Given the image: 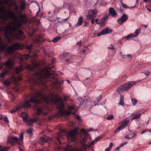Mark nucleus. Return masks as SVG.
Here are the masks:
<instances>
[{"label": "nucleus", "mask_w": 151, "mask_h": 151, "mask_svg": "<svg viewBox=\"0 0 151 151\" xmlns=\"http://www.w3.org/2000/svg\"><path fill=\"white\" fill-rule=\"evenodd\" d=\"M87 130L88 131V132H89L90 131H94V129L92 128H90L87 129Z\"/></svg>", "instance_id": "obj_62"}, {"label": "nucleus", "mask_w": 151, "mask_h": 151, "mask_svg": "<svg viewBox=\"0 0 151 151\" xmlns=\"http://www.w3.org/2000/svg\"><path fill=\"white\" fill-rule=\"evenodd\" d=\"M121 147H120V145L119 146L116 147L114 150V151H119Z\"/></svg>", "instance_id": "obj_53"}, {"label": "nucleus", "mask_w": 151, "mask_h": 151, "mask_svg": "<svg viewBox=\"0 0 151 151\" xmlns=\"http://www.w3.org/2000/svg\"><path fill=\"white\" fill-rule=\"evenodd\" d=\"M8 13L12 16H15V13L10 10L8 11Z\"/></svg>", "instance_id": "obj_40"}, {"label": "nucleus", "mask_w": 151, "mask_h": 151, "mask_svg": "<svg viewBox=\"0 0 151 151\" xmlns=\"http://www.w3.org/2000/svg\"><path fill=\"white\" fill-rule=\"evenodd\" d=\"M128 18V16L125 14H123V15L117 19V22L119 24L122 25L127 19Z\"/></svg>", "instance_id": "obj_11"}, {"label": "nucleus", "mask_w": 151, "mask_h": 151, "mask_svg": "<svg viewBox=\"0 0 151 151\" xmlns=\"http://www.w3.org/2000/svg\"><path fill=\"white\" fill-rule=\"evenodd\" d=\"M54 68V66L51 67L45 66L43 69L40 70L36 73L33 78L34 83L38 84L40 82H42V79L52 76L50 73V70Z\"/></svg>", "instance_id": "obj_3"}, {"label": "nucleus", "mask_w": 151, "mask_h": 151, "mask_svg": "<svg viewBox=\"0 0 151 151\" xmlns=\"http://www.w3.org/2000/svg\"><path fill=\"white\" fill-rule=\"evenodd\" d=\"M122 58L123 59H128L132 57V55L130 54H128L127 55H124L122 56Z\"/></svg>", "instance_id": "obj_31"}, {"label": "nucleus", "mask_w": 151, "mask_h": 151, "mask_svg": "<svg viewBox=\"0 0 151 151\" xmlns=\"http://www.w3.org/2000/svg\"><path fill=\"white\" fill-rule=\"evenodd\" d=\"M122 129L119 127H118L116 128L114 131V132L115 134H116L119 132Z\"/></svg>", "instance_id": "obj_37"}, {"label": "nucleus", "mask_w": 151, "mask_h": 151, "mask_svg": "<svg viewBox=\"0 0 151 151\" xmlns=\"http://www.w3.org/2000/svg\"><path fill=\"white\" fill-rule=\"evenodd\" d=\"M73 151H84V150L81 147H77L73 150Z\"/></svg>", "instance_id": "obj_35"}, {"label": "nucleus", "mask_w": 151, "mask_h": 151, "mask_svg": "<svg viewBox=\"0 0 151 151\" xmlns=\"http://www.w3.org/2000/svg\"><path fill=\"white\" fill-rule=\"evenodd\" d=\"M118 104L123 106H124V97L123 96H120V101L119 103H118Z\"/></svg>", "instance_id": "obj_26"}, {"label": "nucleus", "mask_w": 151, "mask_h": 151, "mask_svg": "<svg viewBox=\"0 0 151 151\" xmlns=\"http://www.w3.org/2000/svg\"><path fill=\"white\" fill-rule=\"evenodd\" d=\"M112 32L111 30L108 27H106L102 30L100 33H98L97 36V37H98L99 36L105 35L109 33H111Z\"/></svg>", "instance_id": "obj_14"}, {"label": "nucleus", "mask_w": 151, "mask_h": 151, "mask_svg": "<svg viewBox=\"0 0 151 151\" xmlns=\"http://www.w3.org/2000/svg\"><path fill=\"white\" fill-rule=\"evenodd\" d=\"M102 137L101 136L98 137L96 138L93 141L91 142L89 145L88 146L86 145H85V146L86 147H90L93 146L94 144L96 142H97L99 140L101 139Z\"/></svg>", "instance_id": "obj_15"}, {"label": "nucleus", "mask_w": 151, "mask_h": 151, "mask_svg": "<svg viewBox=\"0 0 151 151\" xmlns=\"http://www.w3.org/2000/svg\"><path fill=\"white\" fill-rule=\"evenodd\" d=\"M63 58H65V60L67 62H69L70 60L71 59L72 57L69 53H64L63 55Z\"/></svg>", "instance_id": "obj_16"}, {"label": "nucleus", "mask_w": 151, "mask_h": 151, "mask_svg": "<svg viewBox=\"0 0 151 151\" xmlns=\"http://www.w3.org/2000/svg\"><path fill=\"white\" fill-rule=\"evenodd\" d=\"M7 43H5L0 38V53L5 50L7 54H10L14 52V51L21 48L20 45L19 43L13 44L11 46H9L6 49L5 48L7 45Z\"/></svg>", "instance_id": "obj_4"}, {"label": "nucleus", "mask_w": 151, "mask_h": 151, "mask_svg": "<svg viewBox=\"0 0 151 151\" xmlns=\"http://www.w3.org/2000/svg\"><path fill=\"white\" fill-rule=\"evenodd\" d=\"M81 132L83 133L84 134H86L87 133V132L85 131L84 129H82L81 130Z\"/></svg>", "instance_id": "obj_45"}, {"label": "nucleus", "mask_w": 151, "mask_h": 151, "mask_svg": "<svg viewBox=\"0 0 151 151\" xmlns=\"http://www.w3.org/2000/svg\"><path fill=\"white\" fill-rule=\"evenodd\" d=\"M101 4L103 6H105L107 5V3L106 2H103L101 3Z\"/></svg>", "instance_id": "obj_52"}, {"label": "nucleus", "mask_w": 151, "mask_h": 151, "mask_svg": "<svg viewBox=\"0 0 151 151\" xmlns=\"http://www.w3.org/2000/svg\"><path fill=\"white\" fill-rule=\"evenodd\" d=\"M22 69V66H17L15 69V72L17 73H20Z\"/></svg>", "instance_id": "obj_27"}, {"label": "nucleus", "mask_w": 151, "mask_h": 151, "mask_svg": "<svg viewBox=\"0 0 151 151\" xmlns=\"http://www.w3.org/2000/svg\"><path fill=\"white\" fill-rule=\"evenodd\" d=\"M78 134L77 129L72 130L68 132L67 137L68 140H70L71 142H73L76 140V135Z\"/></svg>", "instance_id": "obj_7"}, {"label": "nucleus", "mask_w": 151, "mask_h": 151, "mask_svg": "<svg viewBox=\"0 0 151 151\" xmlns=\"http://www.w3.org/2000/svg\"><path fill=\"white\" fill-rule=\"evenodd\" d=\"M87 140L86 137L82 138L81 141V144L83 146L84 145V144L86 142Z\"/></svg>", "instance_id": "obj_33"}, {"label": "nucleus", "mask_w": 151, "mask_h": 151, "mask_svg": "<svg viewBox=\"0 0 151 151\" xmlns=\"http://www.w3.org/2000/svg\"><path fill=\"white\" fill-rule=\"evenodd\" d=\"M32 45H29L27 46V47L29 49H31L32 47Z\"/></svg>", "instance_id": "obj_63"}, {"label": "nucleus", "mask_w": 151, "mask_h": 151, "mask_svg": "<svg viewBox=\"0 0 151 151\" xmlns=\"http://www.w3.org/2000/svg\"><path fill=\"white\" fill-rule=\"evenodd\" d=\"M135 38L134 35L133 33H130V34L128 35L126 37H124V38H123L122 39H127L128 40H129V39L132 38Z\"/></svg>", "instance_id": "obj_25"}, {"label": "nucleus", "mask_w": 151, "mask_h": 151, "mask_svg": "<svg viewBox=\"0 0 151 151\" xmlns=\"http://www.w3.org/2000/svg\"><path fill=\"white\" fill-rule=\"evenodd\" d=\"M77 99L78 101H79V102H80V104L81 105H82L83 104L84 102L85 101H86L87 102H89L90 101V99L89 98L86 99V100H85L82 99L81 97H79Z\"/></svg>", "instance_id": "obj_21"}, {"label": "nucleus", "mask_w": 151, "mask_h": 151, "mask_svg": "<svg viewBox=\"0 0 151 151\" xmlns=\"http://www.w3.org/2000/svg\"><path fill=\"white\" fill-rule=\"evenodd\" d=\"M69 27L68 29V30H71L72 29V26L70 23H69Z\"/></svg>", "instance_id": "obj_60"}, {"label": "nucleus", "mask_w": 151, "mask_h": 151, "mask_svg": "<svg viewBox=\"0 0 151 151\" xmlns=\"http://www.w3.org/2000/svg\"><path fill=\"white\" fill-rule=\"evenodd\" d=\"M83 18L82 17H80L78 19V22L76 25V26L78 27L81 25L83 23Z\"/></svg>", "instance_id": "obj_22"}, {"label": "nucleus", "mask_w": 151, "mask_h": 151, "mask_svg": "<svg viewBox=\"0 0 151 151\" xmlns=\"http://www.w3.org/2000/svg\"><path fill=\"white\" fill-rule=\"evenodd\" d=\"M27 133L29 134H32V129H28L27 131Z\"/></svg>", "instance_id": "obj_48"}, {"label": "nucleus", "mask_w": 151, "mask_h": 151, "mask_svg": "<svg viewBox=\"0 0 151 151\" xmlns=\"http://www.w3.org/2000/svg\"><path fill=\"white\" fill-rule=\"evenodd\" d=\"M97 14L96 10H90L88 12V14L87 16V18L88 19H91L92 18L95 17Z\"/></svg>", "instance_id": "obj_9"}, {"label": "nucleus", "mask_w": 151, "mask_h": 151, "mask_svg": "<svg viewBox=\"0 0 151 151\" xmlns=\"http://www.w3.org/2000/svg\"><path fill=\"white\" fill-rule=\"evenodd\" d=\"M23 120L29 126L32 125V124L36 121V119H31L24 117L22 118Z\"/></svg>", "instance_id": "obj_12"}, {"label": "nucleus", "mask_w": 151, "mask_h": 151, "mask_svg": "<svg viewBox=\"0 0 151 151\" xmlns=\"http://www.w3.org/2000/svg\"><path fill=\"white\" fill-rule=\"evenodd\" d=\"M127 143V142H124L120 145V147H122L124 145H126Z\"/></svg>", "instance_id": "obj_47"}, {"label": "nucleus", "mask_w": 151, "mask_h": 151, "mask_svg": "<svg viewBox=\"0 0 151 151\" xmlns=\"http://www.w3.org/2000/svg\"><path fill=\"white\" fill-rule=\"evenodd\" d=\"M113 146V143L112 142H110V144H109V145L108 148H109V149H111V148H112V147Z\"/></svg>", "instance_id": "obj_57"}, {"label": "nucleus", "mask_w": 151, "mask_h": 151, "mask_svg": "<svg viewBox=\"0 0 151 151\" xmlns=\"http://www.w3.org/2000/svg\"><path fill=\"white\" fill-rule=\"evenodd\" d=\"M14 4H15L14 5V9L17 12L18 11V7L17 5V4L15 3H14Z\"/></svg>", "instance_id": "obj_50"}, {"label": "nucleus", "mask_w": 151, "mask_h": 151, "mask_svg": "<svg viewBox=\"0 0 151 151\" xmlns=\"http://www.w3.org/2000/svg\"><path fill=\"white\" fill-rule=\"evenodd\" d=\"M122 7L124 8H130V7L129 6H128L127 4H122Z\"/></svg>", "instance_id": "obj_44"}, {"label": "nucleus", "mask_w": 151, "mask_h": 151, "mask_svg": "<svg viewBox=\"0 0 151 151\" xmlns=\"http://www.w3.org/2000/svg\"><path fill=\"white\" fill-rule=\"evenodd\" d=\"M10 148L8 147H3L1 146V151H8L9 150Z\"/></svg>", "instance_id": "obj_28"}, {"label": "nucleus", "mask_w": 151, "mask_h": 151, "mask_svg": "<svg viewBox=\"0 0 151 151\" xmlns=\"http://www.w3.org/2000/svg\"><path fill=\"white\" fill-rule=\"evenodd\" d=\"M27 68H28V69H29L31 70H32V69H33L34 68V67H31V66L29 65H27Z\"/></svg>", "instance_id": "obj_54"}, {"label": "nucleus", "mask_w": 151, "mask_h": 151, "mask_svg": "<svg viewBox=\"0 0 151 151\" xmlns=\"http://www.w3.org/2000/svg\"><path fill=\"white\" fill-rule=\"evenodd\" d=\"M108 48L111 50H114L115 49L114 47L112 45H111V47H109Z\"/></svg>", "instance_id": "obj_58"}, {"label": "nucleus", "mask_w": 151, "mask_h": 151, "mask_svg": "<svg viewBox=\"0 0 151 151\" xmlns=\"http://www.w3.org/2000/svg\"><path fill=\"white\" fill-rule=\"evenodd\" d=\"M144 73L145 75V76L147 77L149 76L150 75V72L149 71L145 72H144Z\"/></svg>", "instance_id": "obj_51"}, {"label": "nucleus", "mask_w": 151, "mask_h": 151, "mask_svg": "<svg viewBox=\"0 0 151 151\" xmlns=\"http://www.w3.org/2000/svg\"><path fill=\"white\" fill-rule=\"evenodd\" d=\"M88 80L89 81V82H90L91 81H90V79L89 78H87L86 80H84L83 83L85 85H86L87 84V80Z\"/></svg>", "instance_id": "obj_46"}, {"label": "nucleus", "mask_w": 151, "mask_h": 151, "mask_svg": "<svg viewBox=\"0 0 151 151\" xmlns=\"http://www.w3.org/2000/svg\"><path fill=\"white\" fill-rule=\"evenodd\" d=\"M98 20H99V19L98 18L96 19V20H95L96 23L99 24H101L100 22H98Z\"/></svg>", "instance_id": "obj_61"}, {"label": "nucleus", "mask_w": 151, "mask_h": 151, "mask_svg": "<svg viewBox=\"0 0 151 151\" xmlns=\"http://www.w3.org/2000/svg\"><path fill=\"white\" fill-rule=\"evenodd\" d=\"M13 60L11 58L8 60L6 62L4 63H1L0 65V70L2 69L4 67L6 68H11L12 66Z\"/></svg>", "instance_id": "obj_8"}, {"label": "nucleus", "mask_w": 151, "mask_h": 151, "mask_svg": "<svg viewBox=\"0 0 151 151\" xmlns=\"http://www.w3.org/2000/svg\"><path fill=\"white\" fill-rule=\"evenodd\" d=\"M129 122V120L125 119L122 122L121 124L119 126L122 129L125 128Z\"/></svg>", "instance_id": "obj_18"}, {"label": "nucleus", "mask_w": 151, "mask_h": 151, "mask_svg": "<svg viewBox=\"0 0 151 151\" xmlns=\"http://www.w3.org/2000/svg\"><path fill=\"white\" fill-rule=\"evenodd\" d=\"M51 138L48 136H46L45 137H41L40 138L39 143L41 145H43L45 143L51 141Z\"/></svg>", "instance_id": "obj_10"}, {"label": "nucleus", "mask_w": 151, "mask_h": 151, "mask_svg": "<svg viewBox=\"0 0 151 151\" xmlns=\"http://www.w3.org/2000/svg\"><path fill=\"white\" fill-rule=\"evenodd\" d=\"M137 82L135 81H129L120 86L118 88V92L120 93L125 91L128 90L131 87L136 84Z\"/></svg>", "instance_id": "obj_6"}, {"label": "nucleus", "mask_w": 151, "mask_h": 151, "mask_svg": "<svg viewBox=\"0 0 151 151\" xmlns=\"http://www.w3.org/2000/svg\"><path fill=\"white\" fill-rule=\"evenodd\" d=\"M77 44L79 45V46H81L82 44V42L81 41H80L79 42L77 43Z\"/></svg>", "instance_id": "obj_59"}, {"label": "nucleus", "mask_w": 151, "mask_h": 151, "mask_svg": "<svg viewBox=\"0 0 151 151\" xmlns=\"http://www.w3.org/2000/svg\"><path fill=\"white\" fill-rule=\"evenodd\" d=\"M7 73V71L6 70H3L0 74V77L3 78L5 75Z\"/></svg>", "instance_id": "obj_29"}, {"label": "nucleus", "mask_w": 151, "mask_h": 151, "mask_svg": "<svg viewBox=\"0 0 151 151\" xmlns=\"http://www.w3.org/2000/svg\"><path fill=\"white\" fill-rule=\"evenodd\" d=\"M57 95L54 93L50 94L49 96L45 95L43 93V90L41 89L35 92L31 96L30 100L27 101L24 104L18 106H16L10 111V113H13L17 110L22 108V107L28 108L31 106V103L36 104L40 102L41 100L45 101L47 103H53L55 104L59 105L61 108H63V101L62 99L58 97Z\"/></svg>", "instance_id": "obj_1"}, {"label": "nucleus", "mask_w": 151, "mask_h": 151, "mask_svg": "<svg viewBox=\"0 0 151 151\" xmlns=\"http://www.w3.org/2000/svg\"><path fill=\"white\" fill-rule=\"evenodd\" d=\"M23 133H21L19 136V138L17 137H12V136H8L7 138V143L10 144L11 145H15L17 144L20 145L23 141Z\"/></svg>", "instance_id": "obj_5"}, {"label": "nucleus", "mask_w": 151, "mask_h": 151, "mask_svg": "<svg viewBox=\"0 0 151 151\" xmlns=\"http://www.w3.org/2000/svg\"><path fill=\"white\" fill-rule=\"evenodd\" d=\"M31 51L30 50L29 52V54L28 55H21L19 54H17L15 56V57L19 59L21 61L25 60H27L29 58L30 56V53Z\"/></svg>", "instance_id": "obj_13"}, {"label": "nucleus", "mask_w": 151, "mask_h": 151, "mask_svg": "<svg viewBox=\"0 0 151 151\" xmlns=\"http://www.w3.org/2000/svg\"><path fill=\"white\" fill-rule=\"evenodd\" d=\"M21 4L26 5V2L25 0H22L21 1Z\"/></svg>", "instance_id": "obj_55"}, {"label": "nucleus", "mask_w": 151, "mask_h": 151, "mask_svg": "<svg viewBox=\"0 0 151 151\" xmlns=\"http://www.w3.org/2000/svg\"><path fill=\"white\" fill-rule=\"evenodd\" d=\"M109 13L110 15L113 17H115L117 14V13L114 9L112 7L109 8Z\"/></svg>", "instance_id": "obj_17"}, {"label": "nucleus", "mask_w": 151, "mask_h": 151, "mask_svg": "<svg viewBox=\"0 0 151 151\" xmlns=\"http://www.w3.org/2000/svg\"><path fill=\"white\" fill-rule=\"evenodd\" d=\"M109 17V16L106 15L104 17L102 18L101 19V21H102L103 22H104V21H105V20L107 19Z\"/></svg>", "instance_id": "obj_42"}, {"label": "nucleus", "mask_w": 151, "mask_h": 151, "mask_svg": "<svg viewBox=\"0 0 151 151\" xmlns=\"http://www.w3.org/2000/svg\"><path fill=\"white\" fill-rule=\"evenodd\" d=\"M75 108L73 106H69L68 107V111L66 112V114L67 115H69L71 113H72L73 114H74L75 112H73L72 110H74Z\"/></svg>", "instance_id": "obj_19"}, {"label": "nucleus", "mask_w": 151, "mask_h": 151, "mask_svg": "<svg viewBox=\"0 0 151 151\" xmlns=\"http://www.w3.org/2000/svg\"><path fill=\"white\" fill-rule=\"evenodd\" d=\"M26 7L25 6V5L21 4L20 6V9L21 10H24L26 8Z\"/></svg>", "instance_id": "obj_41"}, {"label": "nucleus", "mask_w": 151, "mask_h": 151, "mask_svg": "<svg viewBox=\"0 0 151 151\" xmlns=\"http://www.w3.org/2000/svg\"><path fill=\"white\" fill-rule=\"evenodd\" d=\"M132 134V136L131 137V139H132L133 137H136L137 135V134L136 133H133Z\"/></svg>", "instance_id": "obj_56"}, {"label": "nucleus", "mask_w": 151, "mask_h": 151, "mask_svg": "<svg viewBox=\"0 0 151 151\" xmlns=\"http://www.w3.org/2000/svg\"><path fill=\"white\" fill-rule=\"evenodd\" d=\"M11 82L10 80H7L5 81L4 82V85L9 86L11 84Z\"/></svg>", "instance_id": "obj_34"}, {"label": "nucleus", "mask_w": 151, "mask_h": 151, "mask_svg": "<svg viewBox=\"0 0 151 151\" xmlns=\"http://www.w3.org/2000/svg\"><path fill=\"white\" fill-rule=\"evenodd\" d=\"M73 150L71 145H68L65 148L64 151H73Z\"/></svg>", "instance_id": "obj_23"}, {"label": "nucleus", "mask_w": 151, "mask_h": 151, "mask_svg": "<svg viewBox=\"0 0 151 151\" xmlns=\"http://www.w3.org/2000/svg\"><path fill=\"white\" fill-rule=\"evenodd\" d=\"M132 102L133 106H135L138 103L137 100L134 99H132Z\"/></svg>", "instance_id": "obj_32"}, {"label": "nucleus", "mask_w": 151, "mask_h": 151, "mask_svg": "<svg viewBox=\"0 0 151 151\" xmlns=\"http://www.w3.org/2000/svg\"><path fill=\"white\" fill-rule=\"evenodd\" d=\"M4 121L5 122H6L7 123H9V121L8 119V118L7 116L4 117Z\"/></svg>", "instance_id": "obj_49"}, {"label": "nucleus", "mask_w": 151, "mask_h": 151, "mask_svg": "<svg viewBox=\"0 0 151 151\" xmlns=\"http://www.w3.org/2000/svg\"><path fill=\"white\" fill-rule=\"evenodd\" d=\"M114 119V116L112 114L109 115L107 117L106 119L108 120H110Z\"/></svg>", "instance_id": "obj_36"}, {"label": "nucleus", "mask_w": 151, "mask_h": 151, "mask_svg": "<svg viewBox=\"0 0 151 151\" xmlns=\"http://www.w3.org/2000/svg\"><path fill=\"white\" fill-rule=\"evenodd\" d=\"M19 17L20 20H17V22H14L6 27L0 28V31L4 32L5 38L8 43L11 42L12 39L23 40L24 39V32L18 29L26 22V15L25 14H20Z\"/></svg>", "instance_id": "obj_2"}, {"label": "nucleus", "mask_w": 151, "mask_h": 151, "mask_svg": "<svg viewBox=\"0 0 151 151\" xmlns=\"http://www.w3.org/2000/svg\"><path fill=\"white\" fill-rule=\"evenodd\" d=\"M37 114L40 115L42 114L43 115H46L47 114L46 112H44L43 109L42 108H38L37 109Z\"/></svg>", "instance_id": "obj_20"}, {"label": "nucleus", "mask_w": 151, "mask_h": 151, "mask_svg": "<svg viewBox=\"0 0 151 151\" xmlns=\"http://www.w3.org/2000/svg\"><path fill=\"white\" fill-rule=\"evenodd\" d=\"M84 26H86L88 25V23L86 21H84Z\"/></svg>", "instance_id": "obj_64"}, {"label": "nucleus", "mask_w": 151, "mask_h": 151, "mask_svg": "<svg viewBox=\"0 0 151 151\" xmlns=\"http://www.w3.org/2000/svg\"><path fill=\"white\" fill-rule=\"evenodd\" d=\"M140 29H138L135 30L134 32L133 33V34L135 37H136L138 36V35L140 33Z\"/></svg>", "instance_id": "obj_24"}, {"label": "nucleus", "mask_w": 151, "mask_h": 151, "mask_svg": "<svg viewBox=\"0 0 151 151\" xmlns=\"http://www.w3.org/2000/svg\"><path fill=\"white\" fill-rule=\"evenodd\" d=\"M102 98V96L100 95L99 97V98H97V102L99 103L100 101L101 100Z\"/></svg>", "instance_id": "obj_43"}, {"label": "nucleus", "mask_w": 151, "mask_h": 151, "mask_svg": "<svg viewBox=\"0 0 151 151\" xmlns=\"http://www.w3.org/2000/svg\"><path fill=\"white\" fill-rule=\"evenodd\" d=\"M142 115L141 114H139L138 115H136L135 114V116L132 119V120H133L134 119H139L141 115Z\"/></svg>", "instance_id": "obj_38"}, {"label": "nucleus", "mask_w": 151, "mask_h": 151, "mask_svg": "<svg viewBox=\"0 0 151 151\" xmlns=\"http://www.w3.org/2000/svg\"><path fill=\"white\" fill-rule=\"evenodd\" d=\"M61 36L56 37L54 38V39L52 40V41L54 43H55L58 42L59 40L61 39Z\"/></svg>", "instance_id": "obj_30"}, {"label": "nucleus", "mask_w": 151, "mask_h": 151, "mask_svg": "<svg viewBox=\"0 0 151 151\" xmlns=\"http://www.w3.org/2000/svg\"><path fill=\"white\" fill-rule=\"evenodd\" d=\"M42 41L41 39L38 38L35 40L34 42L35 43H39Z\"/></svg>", "instance_id": "obj_39"}]
</instances>
